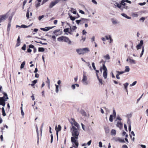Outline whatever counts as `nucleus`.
<instances>
[{"label":"nucleus","instance_id":"nucleus-47","mask_svg":"<svg viewBox=\"0 0 148 148\" xmlns=\"http://www.w3.org/2000/svg\"><path fill=\"white\" fill-rule=\"evenodd\" d=\"M29 48L34 49L35 47L34 45H32V44H31L29 46Z\"/></svg>","mask_w":148,"mask_h":148},{"label":"nucleus","instance_id":"nucleus-6","mask_svg":"<svg viewBox=\"0 0 148 148\" xmlns=\"http://www.w3.org/2000/svg\"><path fill=\"white\" fill-rule=\"evenodd\" d=\"M61 0H55L54 1H52L50 4L49 8H52L55 5L58 3Z\"/></svg>","mask_w":148,"mask_h":148},{"label":"nucleus","instance_id":"nucleus-25","mask_svg":"<svg viewBox=\"0 0 148 148\" xmlns=\"http://www.w3.org/2000/svg\"><path fill=\"white\" fill-rule=\"evenodd\" d=\"M116 133V131L115 130L112 129V130L111 132V134L112 135H115Z\"/></svg>","mask_w":148,"mask_h":148},{"label":"nucleus","instance_id":"nucleus-64","mask_svg":"<svg viewBox=\"0 0 148 148\" xmlns=\"http://www.w3.org/2000/svg\"><path fill=\"white\" fill-rule=\"evenodd\" d=\"M87 32L85 30H83L82 31V34H86Z\"/></svg>","mask_w":148,"mask_h":148},{"label":"nucleus","instance_id":"nucleus-62","mask_svg":"<svg viewBox=\"0 0 148 148\" xmlns=\"http://www.w3.org/2000/svg\"><path fill=\"white\" fill-rule=\"evenodd\" d=\"M71 87L73 89H75V84L72 85L71 86Z\"/></svg>","mask_w":148,"mask_h":148},{"label":"nucleus","instance_id":"nucleus-27","mask_svg":"<svg viewBox=\"0 0 148 148\" xmlns=\"http://www.w3.org/2000/svg\"><path fill=\"white\" fill-rule=\"evenodd\" d=\"M129 62L131 64H135L136 63L135 61L131 59H129Z\"/></svg>","mask_w":148,"mask_h":148},{"label":"nucleus","instance_id":"nucleus-7","mask_svg":"<svg viewBox=\"0 0 148 148\" xmlns=\"http://www.w3.org/2000/svg\"><path fill=\"white\" fill-rule=\"evenodd\" d=\"M71 123L72 125H74L77 128L79 127V124L75 121L74 119L71 118Z\"/></svg>","mask_w":148,"mask_h":148},{"label":"nucleus","instance_id":"nucleus-4","mask_svg":"<svg viewBox=\"0 0 148 148\" xmlns=\"http://www.w3.org/2000/svg\"><path fill=\"white\" fill-rule=\"evenodd\" d=\"M3 94V96L2 97H0V102H5L7 101L8 99L6 93L4 92Z\"/></svg>","mask_w":148,"mask_h":148},{"label":"nucleus","instance_id":"nucleus-49","mask_svg":"<svg viewBox=\"0 0 148 148\" xmlns=\"http://www.w3.org/2000/svg\"><path fill=\"white\" fill-rule=\"evenodd\" d=\"M92 66L93 68V69L95 70H96V67H95V63L94 62H92Z\"/></svg>","mask_w":148,"mask_h":148},{"label":"nucleus","instance_id":"nucleus-41","mask_svg":"<svg viewBox=\"0 0 148 148\" xmlns=\"http://www.w3.org/2000/svg\"><path fill=\"white\" fill-rule=\"evenodd\" d=\"M69 28H66L64 29V31L65 32H68L69 33V32L70 31H69Z\"/></svg>","mask_w":148,"mask_h":148},{"label":"nucleus","instance_id":"nucleus-57","mask_svg":"<svg viewBox=\"0 0 148 148\" xmlns=\"http://www.w3.org/2000/svg\"><path fill=\"white\" fill-rule=\"evenodd\" d=\"M60 31V29H56L53 32V33L55 34Z\"/></svg>","mask_w":148,"mask_h":148},{"label":"nucleus","instance_id":"nucleus-11","mask_svg":"<svg viewBox=\"0 0 148 148\" xmlns=\"http://www.w3.org/2000/svg\"><path fill=\"white\" fill-rule=\"evenodd\" d=\"M54 27V26L52 27H46L45 28H41L40 29L41 30H43L44 31L47 32L49 30V29L53 28Z\"/></svg>","mask_w":148,"mask_h":148},{"label":"nucleus","instance_id":"nucleus-16","mask_svg":"<svg viewBox=\"0 0 148 148\" xmlns=\"http://www.w3.org/2000/svg\"><path fill=\"white\" fill-rule=\"evenodd\" d=\"M116 126L121 129L123 127V124L121 122H118L116 124Z\"/></svg>","mask_w":148,"mask_h":148},{"label":"nucleus","instance_id":"nucleus-30","mask_svg":"<svg viewBox=\"0 0 148 148\" xmlns=\"http://www.w3.org/2000/svg\"><path fill=\"white\" fill-rule=\"evenodd\" d=\"M102 69L104 71H107V69L105 66V64H103Z\"/></svg>","mask_w":148,"mask_h":148},{"label":"nucleus","instance_id":"nucleus-26","mask_svg":"<svg viewBox=\"0 0 148 148\" xmlns=\"http://www.w3.org/2000/svg\"><path fill=\"white\" fill-rule=\"evenodd\" d=\"M69 15L71 20L73 21L75 20L76 18L72 16L69 13Z\"/></svg>","mask_w":148,"mask_h":148},{"label":"nucleus","instance_id":"nucleus-9","mask_svg":"<svg viewBox=\"0 0 148 148\" xmlns=\"http://www.w3.org/2000/svg\"><path fill=\"white\" fill-rule=\"evenodd\" d=\"M121 3H119L118 2H116L115 4H114V5L115 6L117 7V8H120L121 10H123V8H121L122 5H123V4H121Z\"/></svg>","mask_w":148,"mask_h":148},{"label":"nucleus","instance_id":"nucleus-56","mask_svg":"<svg viewBox=\"0 0 148 148\" xmlns=\"http://www.w3.org/2000/svg\"><path fill=\"white\" fill-rule=\"evenodd\" d=\"M86 39V37L82 36L81 40H82L83 41H84Z\"/></svg>","mask_w":148,"mask_h":148},{"label":"nucleus","instance_id":"nucleus-63","mask_svg":"<svg viewBox=\"0 0 148 148\" xmlns=\"http://www.w3.org/2000/svg\"><path fill=\"white\" fill-rule=\"evenodd\" d=\"M79 12L82 14H84L85 13L84 12L81 10H80Z\"/></svg>","mask_w":148,"mask_h":148},{"label":"nucleus","instance_id":"nucleus-5","mask_svg":"<svg viewBox=\"0 0 148 148\" xmlns=\"http://www.w3.org/2000/svg\"><path fill=\"white\" fill-rule=\"evenodd\" d=\"M127 2L130 4L131 3V2L128 0H121V4H123V8H124L126 9H128V7L127 6H126V5L127 4L125 3V2Z\"/></svg>","mask_w":148,"mask_h":148},{"label":"nucleus","instance_id":"nucleus-19","mask_svg":"<svg viewBox=\"0 0 148 148\" xmlns=\"http://www.w3.org/2000/svg\"><path fill=\"white\" fill-rule=\"evenodd\" d=\"M37 79L35 80L32 82L31 84H29V85H31L33 87L35 84L37 83Z\"/></svg>","mask_w":148,"mask_h":148},{"label":"nucleus","instance_id":"nucleus-34","mask_svg":"<svg viewBox=\"0 0 148 148\" xmlns=\"http://www.w3.org/2000/svg\"><path fill=\"white\" fill-rule=\"evenodd\" d=\"M125 72H129L130 71V68L128 66H126L125 67Z\"/></svg>","mask_w":148,"mask_h":148},{"label":"nucleus","instance_id":"nucleus-3","mask_svg":"<svg viewBox=\"0 0 148 148\" xmlns=\"http://www.w3.org/2000/svg\"><path fill=\"white\" fill-rule=\"evenodd\" d=\"M57 40L59 41H64L68 43L69 44H71V42L69 40V38L66 36H61L58 38Z\"/></svg>","mask_w":148,"mask_h":148},{"label":"nucleus","instance_id":"nucleus-24","mask_svg":"<svg viewBox=\"0 0 148 148\" xmlns=\"http://www.w3.org/2000/svg\"><path fill=\"white\" fill-rule=\"evenodd\" d=\"M103 75L105 79L107 78V71H104L103 73Z\"/></svg>","mask_w":148,"mask_h":148},{"label":"nucleus","instance_id":"nucleus-50","mask_svg":"<svg viewBox=\"0 0 148 148\" xmlns=\"http://www.w3.org/2000/svg\"><path fill=\"white\" fill-rule=\"evenodd\" d=\"M112 22L113 24H116L117 23V21L116 20L113 19L112 20Z\"/></svg>","mask_w":148,"mask_h":148},{"label":"nucleus","instance_id":"nucleus-60","mask_svg":"<svg viewBox=\"0 0 148 148\" xmlns=\"http://www.w3.org/2000/svg\"><path fill=\"white\" fill-rule=\"evenodd\" d=\"M137 82L136 81H135L132 84H131L132 86H134L136 84V83Z\"/></svg>","mask_w":148,"mask_h":148},{"label":"nucleus","instance_id":"nucleus-45","mask_svg":"<svg viewBox=\"0 0 148 148\" xmlns=\"http://www.w3.org/2000/svg\"><path fill=\"white\" fill-rule=\"evenodd\" d=\"M122 134L123 136L125 135V136L126 137V138H127L128 136V135L127 134H126V133L124 131L123 132Z\"/></svg>","mask_w":148,"mask_h":148},{"label":"nucleus","instance_id":"nucleus-54","mask_svg":"<svg viewBox=\"0 0 148 148\" xmlns=\"http://www.w3.org/2000/svg\"><path fill=\"white\" fill-rule=\"evenodd\" d=\"M95 71H96V76H97V78H98V73H99V70H95Z\"/></svg>","mask_w":148,"mask_h":148},{"label":"nucleus","instance_id":"nucleus-23","mask_svg":"<svg viewBox=\"0 0 148 148\" xmlns=\"http://www.w3.org/2000/svg\"><path fill=\"white\" fill-rule=\"evenodd\" d=\"M103 58L106 60H109L110 59V57L109 54H107L103 57Z\"/></svg>","mask_w":148,"mask_h":148},{"label":"nucleus","instance_id":"nucleus-37","mask_svg":"<svg viewBox=\"0 0 148 148\" xmlns=\"http://www.w3.org/2000/svg\"><path fill=\"white\" fill-rule=\"evenodd\" d=\"M26 16L27 19H28L29 18V12L28 10H27V12L26 13Z\"/></svg>","mask_w":148,"mask_h":148},{"label":"nucleus","instance_id":"nucleus-29","mask_svg":"<svg viewBox=\"0 0 148 148\" xmlns=\"http://www.w3.org/2000/svg\"><path fill=\"white\" fill-rule=\"evenodd\" d=\"M117 140L120 142L125 143V141L124 139H122L121 138H117Z\"/></svg>","mask_w":148,"mask_h":148},{"label":"nucleus","instance_id":"nucleus-10","mask_svg":"<svg viewBox=\"0 0 148 148\" xmlns=\"http://www.w3.org/2000/svg\"><path fill=\"white\" fill-rule=\"evenodd\" d=\"M70 27V31L69 32V34H72V32H73L77 28V27L76 26H73L72 27H71V26Z\"/></svg>","mask_w":148,"mask_h":148},{"label":"nucleus","instance_id":"nucleus-52","mask_svg":"<svg viewBox=\"0 0 148 148\" xmlns=\"http://www.w3.org/2000/svg\"><path fill=\"white\" fill-rule=\"evenodd\" d=\"M106 62L105 61H104L103 60H102L100 62V63H103V64H105V63Z\"/></svg>","mask_w":148,"mask_h":148},{"label":"nucleus","instance_id":"nucleus-38","mask_svg":"<svg viewBox=\"0 0 148 148\" xmlns=\"http://www.w3.org/2000/svg\"><path fill=\"white\" fill-rule=\"evenodd\" d=\"M98 79L99 82V83L101 84H103V82H102V80L101 79L99 78V76H98V78H97Z\"/></svg>","mask_w":148,"mask_h":148},{"label":"nucleus","instance_id":"nucleus-21","mask_svg":"<svg viewBox=\"0 0 148 148\" xmlns=\"http://www.w3.org/2000/svg\"><path fill=\"white\" fill-rule=\"evenodd\" d=\"M104 130L106 133L107 134L109 132L110 130L109 127H104Z\"/></svg>","mask_w":148,"mask_h":148},{"label":"nucleus","instance_id":"nucleus-32","mask_svg":"<svg viewBox=\"0 0 148 148\" xmlns=\"http://www.w3.org/2000/svg\"><path fill=\"white\" fill-rule=\"evenodd\" d=\"M38 51L39 52H43L45 51V49L42 47H39L38 49Z\"/></svg>","mask_w":148,"mask_h":148},{"label":"nucleus","instance_id":"nucleus-22","mask_svg":"<svg viewBox=\"0 0 148 148\" xmlns=\"http://www.w3.org/2000/svg\"><path fill=\"white\" fill-rule=\"evenodd\" d=\"M121 15L125 17L126 18H128V19H131V17H129V16H128L126 14H125V13H122L121 14Z\"/></svg>","mask_w":148,"mask_h":148},{"label":"nucleus","instance_id":"nucleus-28","mask_svg":"<svg viewBox=\"0 0 148 148\" xmlns=\"http://www.w3.org/2000/svg\"><path fill=\"white\" fill-rule=\"evenodd\" d=\"M25 61H23L21 64V66H20L21 69H22L24 67V66L25 64Z\"/></svg>","mask_w":148,"mask_h":148},{"label":"nucleus","instance_id":"nucleus-40","mask_svg":"<svg viewBox=\"0 0 148 148\" xmlns=\"http://www.w3.org/2000/svg\"><path fill=\"white\" fill-rule=\"evenodd\" d=\"M30 26V25H29V26H26L24 25H21V27L23 28H27Z\"/></svg>","mask_w":148,"mask_h":148},{"label":"nucleus","instance_id":"nucleus-13","mask_svg":"<svg viewBox=\"0 0 148 148\" xmlns=\"http://www.w3.org/2000/svg\"><path fill=\"white\" fill-rule=\"evenodd\" d=\"M87 77L86 75V74L84 72L83 75V78L82 79V81L83 82H85V83L87 84Z\"/></svg>","mask_w":148,"mask_h":148},{"label":"nucleus","instance_id":"nucleus-17","mask_svg":"<svg viewBox=\"0 0 148 148\" xmlns=\"http://www.w3.org/2000/svg\"><path fill=\"white\" fill-rule=\"evenodd\" d=\"M20 37L19 36L17 40V43L16 45V47H18L20 44Z\"/></svg>","mask_w":148,"mask_h":148},{"label":"nucleus","instance_id":"nucleus-55","mask_svg":"<svg viewBox=\"0 0 148 148\" xmlns=\"http://www.w3.org/2000/svg\"><path fill=\"white\" fill-rule=\"evenodd\" d=\"M127 117L128 118H131L132 116V114H130L127 115Z\"/></svg>","mask_w":148,"mask_h":148},{"label":"nucleus","instance_id":"nucleus-53","mask_svg":"<svg viewBox=\"0 0 148 148\" xmlns=\"http://www.w3.org/2000/svg\"><path fill=\"white\" fill-rule=\"evenodd\" d=\"M99 146L100 147H102V143L101 142H99Z\"/></svg>","mask_w":148,"mask_h":148},{"label":"nucleus","instance_id":"nucleus-35","mask_svg":"<svg viewBox=\"0 0 148 148\" xmlns=\"http://www.w3.org/2000/svg\"><path fill=\"white\" fill-rule=\"evenodd\" d=\"M113 116L112 115H110L109 118V121L110 122H112L113 121Z\"/></svg>","mask_w":148,"mask_h":148},{"label":"nucleus","instance_id":"nucleus-61","mask_svg":"<svg viewBox=\"0 0 148 148\" xmlns=\"http://www.w3.org/2000/svg\"><path fill=\"white\" fill-rule=\"evenodd\" d=\"M92 3H95V4H97V2L95 1V0H92Z\"/></svg>","mask_w":148,"mask_h":148},{"label":"nucleus","instance_id":"nucleus-51","mask_svg":"<svg viewBox=\"0 0 148 148\" xmlns=\"http://www.w3.org/2000/svg\"><path fill=\"white\" fill-rule=\"evenodd\" d=\"M44 17V16L43 15H42L41 16H40L38 17V19L39 20H40Z\"/></svg>","mask_w":148,"mask_h":148},{"label":"nucleus","instance_id":"nucleus-1","mask_svg":"<svg viewBox=\"0 0 148 148\" xmlns=\"http://www.w3.org/2000/svg\"><path fill=\"white\" fill-rule=\"evenodd\" d=\"M73 131L72 133V136H73L71 138V140L73 143H74L75 146L73 147L75 148H77L78 146V143L77 140L78 138V136L79 134V132L78 130L74 126H72Z\"/></svg>","mask_w":148,"mask_h":148},{"label":"nucleus","instance_id":"nucleus-46","mask_svg":"<svg viewBox=\"0 0 148 148\" xmlns=\"http://www.w3.org/2000/svg\"><path fill=\"white\" fill-rule=\"evenodd\" d=\"M144 47H143L142 48V52L140 53V57H141L142 56V55H143V53H144Z\"/></svg>","mask_w":148,"mask_h":148},{"label":"nucleus","instance_id":"nucleus-20","mask_svg":"<svg viewBox=\"0 0 148 148\" xmlns=\"http://www.w3.org/2000/svg\"><path fill=\"white\" fill-rule=\"evenodd\" d=\"M80 113L82 114V116H86V113L83 110H81L80 111Z\"/></svg>","mask_w":148,"mask_h":148},{"label":"nucleus","instance_id":"nucleus-2","mask_svg":"<svg viewBox=\"0 0 148 148\" xmlns=\"http://www.w3.org/2000/svg\"><path fill=\"white\" fill-rule=\"evenodd\" d=\"M76 51L79 55H84L90 51V50L88 48L83 49H76Z\"/></svg>","mask_w":148,"mask_h":148},{"label":"nucleus","instance_id":"nucleus-33","mask_svg":"<svg viewBox=\"0 0 148 148\" xmlns=\"http://www.w3.org/2000/svg\"><path fill=\"white\" fill-rule=\"evenodd\" d=\"M2 115L3 116H5L6 115V113H5V110L3 108H2Z\"/></svg>","mask_w":148,"mask_h":148},{"label":"nucleus","instance_id":"nucleus-44","mask_svg":"<svg viewBox=\"0 0 148 148\" xmlns=\"http://www.w3.org/2000/svg\"><path fill=\"white\" fill-rule=\"evenodd\" d=\"M26 45L25 44H24L23 45V46L21 48V49L25 51L26 49Z\"/></svg>","mask_w":148,"mask_h":148},{"label":"nucleus","instance_id":"nucleus-43","mask_svg":"<svg viewBox=\"0 0 148 148\" xmlns=\"http://www.w3.org/2000/svg\"><path fill=\"white\" fill-rule=\"evenodd\" d=\"M128 85V84L127 83H126L124 84L125 88V89L127 90V87Z\"/></svg>","mask_w":148,"mask_h":148},{"label":"nucleus","instance_id":"nucleus-8","mask_svg":"<svg viewBox=\"0 0 148 148\" xmlns=\"http://www.w3.org/2000/svg\"><path fill=\"white\" fill-rule=\"evenodd\" d=\"M8 17L6 14L2 15L0 16V23L5 21Z\"/></svg>","mask_w":148,"mask_h":148},{"label":"nucleus","instance_id":"nucleus-14","mask_svg":"<svg viewBox=\"0 0 148 148\" xmlns=\"http://www.w3.org/2000/svg\"><path fill=\"white\" fill-rule=\"evenodd\" d=\"M105 37L106 39L110 40V41H109L110 43H111L113 41L112 39L111 38V37L110 35L106 36Z\"/></svg>","mask_w":148,"mask_h":148},{"label":"nucleus","instance_id":"nucleus-15","mask_svg":"<svg viewBox=\"0 0 148 148\" xmlns=\"http://www.w3.org/2000/svg\"><path fill=\"white\" fill-rule=\"evenodd\" d=\"M85 19L82 18L81 20H77L76 22L79 25L80 22L83 23V22L85 21Z\"/></svg>","mask_w":148,"mask_h":148},{"label":"nucleus","instance_id":"nucleus-31","mask_svg":"<svg viewBox=\"0 0 148 148\" xmlns=\"http://www.w3.org/2000/svg\"><path fill=\"white\" fill-rule=\"evenodd\" d=\"M11 27V24L10 23H8V27L7 28V31L8 32H9L10 29V28Z\"/></svg>","mask_w":148,"mask_h":148},{"label":"nucleus","instance_id":"nucleus-12","mask_svg":"<svg viewBox=\"0 0 148 148\" xmlns=\"http://www.w3.org/2000/svg\"><path fill=\"white\" fill-rule=\"evenodd\" d=\"M143 40H140V43L138 44V45H137L136 46L137 49H140L141 48V46L143 44Z\"/></svg>","mask_w":148,"mask_h":148},{"label":"nucleus","instance_id":"nucleus-59","mask_svg":"<svg viewBox=\"0 0 148 148\" xmlns=\"http://www.w3.org/2000/svg\"><path fill=\"white\" fill-rule=\"evenodd\" d=\"M30 48H28L27 49V52L28 53H30L32 52V50L31 49H30Z\"/></svg>","mask_w":148,"mask_h":148},{"label":"nucleus","instance_id":"nucleus-58","mask_svg":"<svg viewBox=\"0 0 148 148\" xmlns=\"http://www.w3.org/2000/svg\"><path fill=\"white\" fill-rule=\"evenodd\" d=\"M122 148H128L127 145H123L122 146Z\"/></svg>","mask_w":148,"mask_h":148},{"label":"nucleus","instance_id":"nucleus-36","mask_svg":"<svg viewBox=\"0 0 148 148\" xmlns=\"http://www.w3.org/2000/svg\"><path fill=\"white\" fill-rule=\"evenodd\" d=\"M55 86H56V91L57 93H58V92L59 86L56 84H55Z\"/></svg>","mask_w":148,"mask_h":148},{"label":"nucleus","instance_id":"nucleus-18","mask_svg":"<svg viewBox=\"0 0 148 148\" xmlns=\"http://www.w3.org/2000/svg\"><path fill=\"white\" fill-rule=\"evenodd\" d=\"M61 127L60 126V125H58V127H57V126L56 125L55 127V130L56 131H60L61 130Z\"/></svg>","mask_w":148,"mask_h":148},{"label":"nucleus","instance_id":"nucleus-42","mask_svg":"<svg viewBox=\"0 0 148 148\" xmlns=\"http://www.w3.org/2000/svg\"><path fill=\"white\" fill-rule=\"evenodd\" d=\"M27 3V0H25L23 3V9H24V6L25 4Z\"/></svg>","mask_w":148,"mask_h":148},{"label":"nucleus","instance_id":"nucleus-39","mask_svg":"<svg viewBox=\"0 0 148 148\" xmlns=\"http://www.w3.org/2000/svg\"><path fill=\"white\" fill-rule=\"evenodd\" d=\"M71 12L74 14H76V10H75L73 8H71Z\"/></svg>","mask_w":148,"mask_h":148},{"label":"nucleus","instance_id":"nucleus-48","mask_svg":"<svg viewBox=\"0 0 148 148\" xmlns=\"http://www.w3.org/2000/svg\"><path fill=\"white\" fill-rule=\"evenodd\" d=\"M113 115L114 117V118H115L116 117V113L115 110H113Z\"/></svg>","mask_w":148,"mask_h":148}]
</instances>
